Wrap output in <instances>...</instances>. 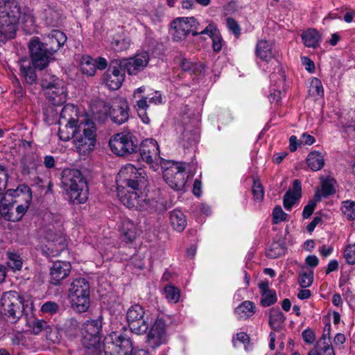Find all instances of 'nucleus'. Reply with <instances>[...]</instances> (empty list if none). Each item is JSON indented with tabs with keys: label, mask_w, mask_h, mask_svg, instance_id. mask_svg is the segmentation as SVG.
I'll return each instance as SVG.
<instances>
[{
	"label": "nucleus",
	"mask_w": 355,
	"mask_h": 355,
	"mask_svg": "<svg viewBox=\"0 0 355 355\" xmlns=\"http://www.w3.org/2000/svg\"><path fill=\"white\" fill-rule=\"evenodd\" d=\"M118 175L125 184L123 189H127L126 193L119 189L118 196L121 202L130 209H138L141 198L139 194V190L141 185L144 183V171L128 164L121 168Z\"/></svg>",
	"instance_id": "1"
},
{
	"label": "nucleus",
	"mask_w": 355,
	"mask_h": 355,
	"mask_svg": "<svg viewBox=\"0 0 355 355\" xmlns=\"http://www.w3.org/2000/svg\"><path fill=\"white\" fill-rule=\"evenodd\" d=\"M66 42V35L59 30H53L45 39L44 43L40 42L38 39L32 40L29 44V50L33 66L39 69L46 67L49 57Z\"/></svg>",
	"instance_id": "2"
},
{
	"label": "nucleus",
	"mask_w": 355,
	"mask_h": 355,
	"mask_svg": "<svg viewBox=\"0 0 355 355\" xmlns=\"http://www.w3.org/2000/svg\"><path fill=\"white\" fill-rule=\"evenodd\" d=\"M61 184L71 204L80 205L87 201V182L80 171L75 168L64 169L62 172Z\"/></svg>",
	"instance_id": "3"
},
{
	"label": "nucleus",
	"mask_w": 355,
	"mask_h": 355,
	"mask_svg": "<svg viewBox=\"0 0 355 355\" xmlns=\"http://www.w3.org/2000/svg\"><path fill=\"white\" fill-rule=\"evenodd\" d=\"M34 22L32 11L28 8L21 10L19 3L15 1H7L4 6L0 8V28L3 34L14 33L15 26L19 22Z\"/></svg>",
	"instance_id": "4"
},
{
	"label": "nucleus",
	"mask_w": 355,
	"mask_h": 355,
	"mask_svg": "<svg viewBox=\"0 0 355 355\" xmlns=\"http://www.w3.org/2000/svg\"><path fill=\"white\" fill-rule=\"evenodd\" d=\"M26 306L24 297L17 291L5 292L1 297V313L11 322H17L23 316Z\"/></svg>",
	"instance_id": "5"
},
{
	"label": "nucleus",
	"mask_w": 355,
	"mask_h": 355,
	"mask_svg": "<svg viewBox=\"0 0 355 355\" xmlns=\"http://www.w3.org/2000/svg\"><path fill=\"white\" fill-rule=\"evenodd\" d=\"M96 132L94 121L86 119L78 123L73 142L79 153L86 154L94 149L96 138Z\"/></svg>",
	"instance_id": "6"
},
{
	"label": "nucleus",
	"mask_w": 355,
	"mask_h": 355,
	"mask_svg": "<svg viewBox=\"0 0 355 355\" xmlns=\"http://www.w3.org/2000/svg\"><path fill=\"white\" fill-rule=\"evenodd\" d=\"M89 285L84 278L74 279L69 289V298L73 308L82 313L89 306Z\"/></svg>",
	"instance_id": "7"
},
{
	"label": "nucleus",
	"mask_w": 355,
	"mask_h": 355,
	"mask_svg": "<svg viewBox=\"0 0 355 355\" xmlns=\"http://www.w3.org/2000/svg\"><path fill=\"white\" fill-rule=\"evenodd\" d=\"M132 349V341L125 334L113 332L104 339L105 355H130Z\"/></svg>",
	"instance_id": "8"
},
{
	"label": "nucleus",
	"mask_w": 355,
	"mask_h": 355,
	"mask_svg": "<svg viewBox=\"0 0 355 355\" xmlns=\"http://www.w3.org/2000/svg\"><path fill=\"white\" fill-rule=\"evenodd\" d=\"M109 146L113 153L124 156L137 152L138 140L132 133L122 132L111 137Z\"/></svg>",
	"instance_id": "9"
},
{
	"label": "nucleus",
	"mask_w": 355,
	"mask_h": 355,
	"mask_svg": "<svg viewBox=\"0 0 355 355\" xmlns=\"http://www.w3.org/2000/svg\"><path fill=\"white\" fill-rule=\"evenodd\" d=\"M168 167L164 168L163 178L166 184L175 191H181L187 182V176L184 171V164H178L168 162Z\"/></svg>",
	"instance_id": "10"
},
{
	"label": "nucleus",
	"mask_w": 355,
	"mask_h": 355,
	"mask_svg": "<svg viewBox=\"0 0 355 355\" xmlns=\"http://www.w3.org/2000/svg\"><path fill=\"white\" fill-rule=\"evenodd\" d=\"M125 71L120 60H113L103 74L102 81L110 89L116 90L124 80Z\"/></svg>",
	"instance_id": "11"
},
{
	"label": "nucleus",
	"mask_w": 355,
	"mask_h": 355,
	"mask_svg": "<svg viewBox=\"0 0 355 355\" xmlns=\"http://www.w3.org/2000/svg\"><path fill=\"white\" fill-rule=\"evenodd\" d=\"M101 104L104 108L105 113H109L110 116L114 123L121 125L128 120L130 116V107L125 98L122 97L116 98L111 107L105 105L104 103Z\"/></svg>",
	"instance_id": "12"
},
{
	"label": "nucleus",
	"mask_w": 355,
	"mask_h": 355,
	"mask_svg": "<svg viewBox=\"0 0 355 355\" xmlns=\"http://www.w3.org/2000/svg\"><path fill=\"white\" fill-rule=\"evenodd\" d=\"M144 314V308L138 304L131 306L127 311L126 318L132 333L139 335L146 332L148 324Z\"/></svg>",
	"instance_id": "13"
},
{
	"label": "nucleus",
	"mask_w": 355,
	"mask_h": 355,
	"mask_svg": "<svg viewBox=\"0 0 355 355\" xmlns=\"http://www.w3.org/2000/svg\"><path fill=\"white\" fill-rule=\"evenodd\" d=\"M198 25V22L193 17L177 18L172 23V27L174 29L173 39L179 41L184 39L189 33L193 36L199 35Z\"/></svg>",
	"instance_id": "14"
},
{
	"label": "nucleus",
	"mask_w": 355,
	"mask_h": 355,
	"mask_svg": "<svg viewBox=\"0 0 355 355\" xmlns=\"http://www.w3.org/2000/svg\"><path fill=\"white\" fill-rule=\"evenodd\" d=\"M167 340L166 322L163 318H157L147 334L146 343L150 348L155 349L166 344Z\"/></svg>",
	"instance_id": "15"
},
{
	"label": "nucleus",
	"mask_w": 355,
	"mask_h": 355,
	"mask_svg": "<svg viewBox=\"0 0 355 355\" xmlns=\"http://www.w3.org/2000/svg\"><path fill=\"white\" fill-rule=\"evenodd\" d=\"M139 154L143 161L152 166L156 170L157 162L162 159L159 157V148L157 142L150 138L144 140L139 147Z\"/></svg>",
	"instance_id": "16"
},
{
	"label": "nucleus",
	"mask_w": 355,
	"mask_h": 355,
	"mask_svg": "<svg viewBox=\"0 0 355 355\" xmlns=\"http://www.w3.org/2000/svg\"><path fill=\"white\" fill-rule=\"evenodd\" d=\"M149 54L144 51L136 54L134 57L120 60V62L129 75H137L143 71L149 62Z\"/></svg>",
	"instance_id": "17"
},
{
	"label": "nucleus",
	"mask_w": 355,
	"mask_h": 355,
	"mask_svg": "<svg viewBox=\"0 0 355 355\" xmlns=\"http://www.w3.org/2000/svg\"><path fill=\"white\" fill-rule=\"evenodd\" d=\"M41 16L46 24L52 26H59L64 19L62 11L53 3L45 6Z\"/></svg>",
	"instance_id": "18"
},
{
	"label": "nucleus",
	"mask_w": 355,
	"mask_h": 355,
	"mask_svg": "<svg viewBox=\"0 0 355 355\" xmlns=\"http://www.w3.org/2000/svg\"><path fill=\"white\" fill-rule=\"evenodd\" d=\"M71 264L68 261H55L50 270V282L58 285L67 277L71 272Z\"/></svg>",
	"instance_id": "19"
},
{
	"label": "nucleus",
	"mask_w": 355,
	"mask_h": 355,
	"mask_svg": "<svg viewBox=\"0 0 355 355\" xmlns=\"http://www.w3.org/2000/svg\"><path fill=\"white\" fill-rule=\"evenodd\" d=\"M302 196V185L299 180H295L293 187L284 196V207L286 210H291L294 204L300 200Z\"/></svg>",
	"instance_id": "20"
},
{
	"label": "nucleus",
	"mask_w": 355,
	"mask_h": 355,
	"mask_svg": "<svg viewBox=\"0 0 355 355\" xmlns=\"http://www.w3.org/2000/svg\"><path fill=\"white\" fill-rule=\"evenodd\" d=\"M52 94H45L46 97L54 105H62L67 99V91L63 80H57L55 86L52 88Z\"/></svg>",
	"instance_id": "21"
},
{
	"label": "nucleus",
	"mask_w": 355,
	"mask_h": 355,
	"mask_svg": "<svg viewBox=\"0 0 355 355\" xmlns=\"http://www.w3.org/2000/svg\"><path fill=\"white\" fill-rule=\"evenodd\" d=\"M83 349V355H100L101 353L100 336L83 335L82 340Z\"/></svg>",
	"instance_id": "22"
},
{
	"label": "nucleus",
	"mask_w": 355,
	"mask_h": 355,
	"mask_svg": "<svg viewBox=\"0 0 355 355\" xmlns=\"http://www.w3.org/2000/svg\"><path fill=\"white\" fill-rule=\"evenodd\" d=\"M166 209L162 202L149 198L147 195H141L138 210L148 213L162 212Z\"/></svg>",
	"instance_id": "23"
},
{
	"label": "nucleus",
	"mask_w": 355,
	"mask_h": 355,
	"mask_svg": "<svg viewBox=\"0 0 355 355\" xmlns=\"http://www.w3.org/2000/svg\"><path fill=\"white\" fill-rule=\"evenodd\" d=\"M255 53L259 58L267 62L274 58L275 55L272 44L266 40L258 41Z\"/></svg>",
	"instance_id": "24"
},
{
	"label": "nucleus",
	"mask_w": 355,
	"mask_h": 355,
	"mask_svg": "<svg viewBox=\"0 0 355 355\" xmlns=\"http://www.w3.org/2000/svg\"><path fill=\"white\" fill-rule=\"evenodd\" d=\"M303 44L308 48L316 49L320 46L321 37L314 28H308L301 34Z\"/></svg>",
	"instance_id": "25"
},
{
	"label": "nucleus",
	"mask_w": 355,
	"mask_h": 355,
	"mask_svg": "<svg viewBox=\"0 0 355 355\" xmlns=\"http://www.w3.org/2000/svg\"><path fill=\"white\" fill-rule=\"evenodd\" d=\"M78 123V108L72 104H67L62 109L58 123Z\"/></svg>",
	"instance_id": "26"
},
{
	"label": "nucleus",
	"mask_w": 355,
	"mask_h": 355,
	"mask_svg": "<svg viewBox=\"0 0 355 355\" xmlns=\"http://www.w3.org/2000/svg\"><path fill=\"white\" fill-rule=\"evenodd\" d=\"M286 320V317L279 307L272 308L269 311V324L272 329L279 331Z\"/></svg>",
	"instance_id": "27"
},
{
	"label": "nucleus",
	"mask_w": 355,
	"mask_h": 355,
	"mask_svg": "<svg viewBox=\"0 0 355 355\" xmlns=\"http://www.w3.org/2000/svg\"><path fill=\"white\" fill-rule=\"evenodd\" d=\"M59 124V130H58V137L60 140L67 141L70 140L71 138L74 139L76 129L77 128L78 123H58Z\"/></svg>",
	"instance_id": "28"
},
{
	"label": "nucleus",
	"mask_w": 355,
	"mask_h": 355,
	"mask_svg": "<svg viewBox=\"0 0 355 355\" xmlns=\"http://www.w3.org/2000/svg\"><path fill=\"white\" fill-rule=\"evenodd\" d=\"M306 164L311 170L318 171L324 165V156L318 151H312L307 156Z\"/></svg>",
	"instance_id": "29"
},
{
	"label": "nucleus",
	"mask_w": 355,
	"mask_h": 355,
	"mask_svg": "<svg viewBox=\"0 0 355 355\" xmlns=\"http://www.w3.org/2000/svg\"><path fill=\"white\" fill-rule=\"evenodd\" d=\"M335 182H336L333 178H327L326 179H322L321 182L322 189L320 191H318L315 193V198L320 200L321 198H327L329 196L335 193Z\"/></svg>",
	"instance_id": "30"
},
{
	"label": "nucleus",
	"mask_w": 355,
	"mask_h": 355,
	"mask_svg": "<svg viewBox=\"0 0 355 355\" xmlns=\"http://www.w3.org/2000/svg\"><path fill=\"white\" fill-rule=\"evenodd\" d=\"M64 241L61 243H57V242H47L46 245L42 246L41 250L42 254L46 257L51 258L58 256L64 249Z\"/></svg>",
	"instance_id": "31"
},
{
	"label": "nucleus",
	"mask_w": 355,
	"mask_h": 355,
	"mask_svg": "<svg viewBox=\"0 0 355 355\" xmlns=\"http://www.w3.org/2000/svg\"><path fill=\"white\" fill-rule=\"evenodd\" d=\"M170 220L173 229L179 232L183 231L187 225L185 216L180 210L175 209L171 211Z\"/></svg>",
	"instance_id": "32"
},
{
	"label": "nucleus",
	"mask_w": 355,
	"mask_h": 355,
	"mask_svg": "<svg viewBox=\"0 0 355 355\" xmlns=\"http://www.w3.org/2000/svg\"><path fill=\"white\" fill-rule=\"evenodd\" d=\"M234 311L240 319H247L254 313L255 306L252 302L246 300L239 305Z\"/></svg>",
	"instance_id": "33"
},
{
	"label": "nucleus",
	"mask_w": 355,
	"mask_h": 355,
	"mask_svg": "<svg viewBox=\"0 0 355 355\" xmlns=\"http://www.w3.org/2000/svg\"><path fill=\"white\" fill-rule=\"evenodd\" d=\"M43 234L46 242H57V243H61L64 241L61 230L55 228L53 225H49L44 229Z\"/></svg>",
	"instance_id": "34"
},
{
	"label": "nucleus",
	"mask_w": 355,
	"mask_h": 355,
	"mask_svg": "<svg viewBox=\"0 0 355 355\" xmlns=\"http://www.w3.org/2000/svg\"><path fill=\"white\" fill-rule=\"evenodd\" d=\"M57 80H62L54 75L51 74L49 72L44 73L42 80L41 86L44 92V94H52V88L55 86Z\"/></svg>",
	"instance_id": "35"
},
{
	"label": "nucleus",
	"mask_w": 355,
	"mask_h": 355,
	"mask_svg": "<svg viewBox=\"0 0 355 355\" xmlns=\"http://www.w3.org/2000/svg\"><path fill=\"white\" fill-rule=\"evenodd\" d=\"M57 80H62L54 75L51 74L49 72L44 73L42 80L41 86L44 92V94H52V88L55 86Z\"/></svg>",
	"instance_id": "36"
},
{
	"label": "nucleus",
	"mask_w": 355,
	"mask_h": 355,
	"mask_svg": "<svg viewBox=\"0 0 355 355\" xmlns=\"http://www.w3.org/2000/svg\"><path fill=\"white\" fill-rule=\"evenodd\" d=\"M123 239L127 243H132L137 236V228L135 225L130 222H124L121 227Z\"/></svg>",
	"instance_id": "37"
},
{
	"label": "nucleus",
	"mask_w": 355,
	"mask_h": 355,
	"mask_svg": "<svg viewBox=\"0 0 355 355\" xmlns=\"http://www.w3.org/2000/svg\"><path fill=\"white\" fill-rule=\"evenodd\" d=\"M6 198H0V214L7 220L13 221L12 217H16L14 202H6Z\"/></svg>",
	"instance_id": "38"
},
{
	"label": "nucleus",
	"mask_w": 355,
	"mask_h": 355,
	"mask_svg": "<svg viewBox=\"0 0 355 355\" xmlns=\"http://www.w3.org/2000/svg\"><path fill=\"white\" fill-rule=\"evenodd\" d=\"M28 324L32 329V333L35 335H37L42 331H45L46 334L51 331V326L43 320L34 318L33 321L28 322Z\"/></svg>",
	"instance_id": "39"
},
{
	"label": "nucleus",
	"mask_w": 355,
	"mask_h": 355,
	"mask_svg": "<svg viewBox=\"0 0 355 355\" xmlns=\"http://www.w3.org/2000/svg\"><path fill=\"white\" fill-rule=\"evenodd\" d=\"M101 321L99 320H88L84 324L83 335L99 336L101 329Z\"/></svg>",
	"instance_id": "40"
},
{
	"label": "nucleus",
	"mask_w": 355,
	"mask_h": 355,
	"mask_svg": "<svg viewBox=\"0 0 355 355\" xmlns=\"http://www.w3.org/2000/svg\"><path fill=\"white\" fill-rule=\"evenodd\" d=\"M180 66L184 71H190L195 75L200 74L205 68L202 64L193 63L186 58L182 59Z\"/></svg>",
	"instance_id": "41"
},
{
	"label": "nucleus",
	"mask_w": 355,
	"mask_h": 355,
	"mask_svg": "<svg viewBox=\"0 0 355 355\" xmlns=\"http://www.w3.org/2000/svg\"><path fill=\"white\" fill-rule=\"evenodd\" d=\"M270 79L272 87L281 88L284 86L285 75L282 67H277V71L270 74Z\"/></svg>",
	"instance_id": "42"
},
{
	"label": "nucleus",
	"mask_w": 355,
	"mask_h": 355,
	"mask_svg": "<svg viewBox=\"0 0 355 355\" xmlns=\"http://www.w3.org/2000/svg\"><path fill=\"white\" fill-rule=\"evenodd\" d=\"M43 169L42 164L39 162H31L28 164H24L21 173L23 175L35 176L41 173Z\"/></svg>",
	"instance_id": "43"
},
{
	"label": "nucleus",
	"mask_w": 355,
	"mask_h": 355,
	"mask_svg": "<svg viewBox=\"0 0 355 355\" xmlns=\"http://www.w3.org/2000/svg\"><path fill=\"white\" fill-rule=\"evenodd\" d=\"M317 348L320 354L324 355H335L331 338H320L317 342Z\"/></svg>",
	"instance_id": "44"
},
{
	"label": "nucleus",
	"mask_w": 355,
	"mask_h": 355,
	"mask_svg": "<svg viewBox=\"0 0 355 355\" xmlns=\"http://www.w3.org/2000/svg\"><path fill=\"white\" fill-rule=\"evenodd\" d=\"M94 63L92 58L89 56L83 57L80 63V69L83 73L89 76H94L96 73Z\"/></svg>",
	"instance_id": "45"
},
{
	"label": "nucleus",
	"mask_w": 355,
	"mask_h": 355,
	"mask_svg": "<svg viewBox=\"0 0 355 355\" xmlns=\"http://www.w3.org/2000/svg\"><path fill=\"white\" fill-rule=\"evenodd\" d=\"M286 248L282 243L274 242L270 245L268 250L266 251V256L270 259H276L285 254Z\"/></svg>",
	"instance_id": "46"
},
{
	"label": "nucleus",
	"mask_w": 355,
	"mask_h": 355,
	"mask_svg": "<svg viewBox=\"0 0 355 355\" xmlns=\"http://www.w3.org/2000/svg\"><path fill=\"white\" fill-rule=\"evenodd\" d=\"M341 210L347 220H353L355 219V202L352 200L343 202Z\"/></svg>",
	"instance_id": "47"
},
{
	"label": "nucleus",
	"mask_w": 355,
	"mask_h": 355,
	"mask_svg": "<svg viewBox=\"0 0 355 355\" xmlns=\"http://www.w3.org/2000/svg\"><path fill=\"white\" fill-rule=\"evenodd\" d=\"M313 281V271L309 270L307 271H301L299 274L298 283L300 286L306 288L309 287Z\"/></svg>",
	"instance_id": "48"
},
{
	"label": "nucleus",
	"mask_w": 355,
	"mask_h": 355,
	"mask_svg": "<svg viewBox=\"0 0 355 355\" xmlns=\"http://www.w3.org/2000/svg\"><path fill=\"white\" fill-rule=\"evenodd\" d=\"M20 71L26 83L33 85L37 81V75L33 68L21 65Z\"/></svg>",
	"instance_id": "49"
},
{
	"label": "nucleus",
	"mask_w": 355,
	"mask_h": 355,
	"mask_svg": "<svg viewBox=\"0 0 355 355\" xmlns=\"http://www.w3.org/2000/svg\"><path fill=\"white\" fill-rule=\"evenodd\" d=\"M130 45V41L128 38H122L121 37L113 38L111 42L112 49L117 52L128 49Z\"/></svg>",
	"instance_id": "50"
},
{
	"label": "nucleus",
	"mask_w": 355,
	"mask_h": 355,
	"mask_svg": "<svg viewBox=\"0 0 355 355\" xmlns=\"http://www.w3.org/2000/svg\"><path fill=\"white\" fill-rule=\"evenodd\" d=\"M8 266L13 270H19L22 267V259L19 254L15 252H8Z\"/></svg>",
	"instance_id": "51"
},
{
	"label": "nucleus",
	"mask_w": 355,
	"mask_h": 355,
	"mask_svg": "<svg viewBox=\"0 0 355 355\" xmlns=\"http://www.w3.org/2000/svg\"><path fill=\"white\" fill-rule=\"evenodd\" d=\"M165 297L168 302L177 303L179 301L180 290L172 285H167L164 288Z\"/></svg>",
	"instance_id": "52"
},
{
	"label": "nucleus",
	"mask_w": 355,
	"mask_h": 355,
	"mask_svg": "<svg viewBox=\"0 0 355 355\" xmlns=\"http://www.w3.org/2000/svg\"><path fill=\"white\" fill-rule=\"evenodd\" d=\"M254 200L261 202L263 199L264 190L259 179H253V185L252 189Z\"/></svg>",
	"instance_id": "53"
},
{
	"label": "nucleus",
	"mask_w": 355,
	"mask_h": 355,
	"mask_svg": "<svg viewBox=\"0 0 355 355\" xmlns=\"http://www.w3.org/2000/svg\"><path fill=\"white\" fill-rule=\"evenodd\" d=\"M277 302V295L275 291H266L261 294V303L263 306H269Z\"/></svg>",
	"instance_id": "54"
},
{
	"label": "nucleus",
	"mask_w": 355,
	"mask_h": 355,
	"mask_svg": "<svg viewBox=\"0 0 355 355\" xmlns=\"http://www.w3.org/2000/svg\"><path fill=\"white\" fill-rule=\"evenodd\" d=\"M309 92L311 95L322 96L324 94V89L320 80L313 78L310 83Z\"/></svg>",
	"instance_id": "55"
},
{
	"label": "nucleus",
	"mask_w": 355,
	"mask_h": 355,
	"mask_svg": "<svg viewBox=\"0 0 355 355\" xmlns=\"http://www.w3.org/2000/svg\"><path fill=\"white\" fill-rule=\"evenodd\" d=\"M59 308V305L56 302L49 301L43 304L41 311L44 313L53 315L58 312Z\"/></svg>",
	"instance_id": "56"
},
{
	"label": "nucleus",
	"mask_w": 355,
	"mask_h": 355,
	"mask_svg": "<svg viewBox=\"0 0 355 355\" xmlns=\"http://www.w3.org/2000/svg\"><path fill=\"white\" fill-rule=\"evenodd\" d=\"M287 214L283 211L280 206L275 207L272 211V221L274 224H277L280 222L286 220Z\"/></svg>",
	"instance_id": "57"
},
{
	"label": "nucleus",
	"mask_w": 355,
	"mask_h": 355,
	"mask_svg": "<svg viewBox=\"0 0 355 355\" xmlns=\"http://www.w3.org/2000/svg\"><path fill=\"white\" fill-rule=\"evenodd\" d=\"M8 180V174L6 168L0 165V198L6 189Z\"/></svg>",
	"instance_id": "58"
},
{
	"label": "nucleus",
	"mask_w": 355,
	"mask_h": 355,
	"mask_svg": "<svg viewBox=\"0 0 355 355\" xmlns=\"http://www.w3.org/2000/svg\"><path fill=\"white\" fill-rule=\"evenodd\" d=\"M344 256L349 264H355V244H351L347 246Z\"/></svg>",
	"instance_id": "59"
},
{
	"label": "nucleus",
	"mask_w": 355,
	"mask_h": 355,
	"mask_svg": "<svg viewBox=\"0 0 355 355\" xmlns=\"http://www.w3.org/2000/svg\"><path fill=\"white\" fill-rule=\"evenodd\" d=\"M29 207V201L27 200L24 205H18L15 206V211L16 213V217H12L13 222L19 220L22 216L26 212Z\"/></svg>",
	"instance_id": "60"
},
{
	"label": "nucleus",
	"mask_w": 355,
	"mask_h": 355,
	"mask_svg": "<svg viewBox=\"0 0 355 355\" xmlns=\"http://www.w3.org/2000/svg\"><path fill=\"white\" fill-rule=\"evenodd\" d=\"M211 40L213 51L216 53L220 52L224 45V41L220 34L214 35Z\"/></svg>",
	"instance_id": "61"
},
{
	"label": "nucleus",
	"mask_w": 355,
	"mask_h": 355,
	"mask_svg": "<svg viewBox=\"0 0 355 355\" xmlns=\"http://www.w3.org/2000/svg\"><path fill=\"white\" fill-rule=\"evenodd\" d=\"M227 26L236 36L240 35L241 28L238 22L234 19L228 17L227 19Z\"/></svg>",
	"instance_id": "62"
},
{
	"label": "nucleus",
	"mask_w": 355,
	"mask_h": 355,
	"mask_svg": "<svg viewBox=\"0 0 355 355\" xmlns=\"http://www.w3.org/2000/svg\"><path fill=\"white\" fill-rule=\"evenodd\" d=\"M316 207V202L315 200H309L308 204L304 207L302 211V216L304 218H309L313 214Z\"/></svg>",
	"instance_id": "63"
},
{
	"label": "nucleus",
	"mask_w": 355,
	"mask_h": 355,
	"mask_svg": "<svg viewBox=\"0 0 355 355\" xmlns=\"http://www.w3.org/2000/svg\"><path fill=\"white\" fill-rule=\"evenodd\" d=\"M281 94L280 88L271 87L270 93L268 96L269 101L271 103L279 102L281 99Z\"/></svg>",
	"instance_id": "64"
}]
</instances>
